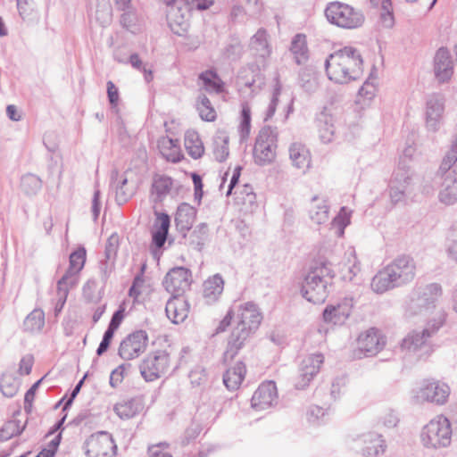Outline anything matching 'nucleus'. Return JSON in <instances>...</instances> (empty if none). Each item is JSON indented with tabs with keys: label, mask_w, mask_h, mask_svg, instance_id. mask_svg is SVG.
I'll return each instance as SVG.
<instances>
[{
	"label": "nucleus",
	"mask_w": 457,
	"mask_h": 457,
	"mask_svg": "<svg viewBox=\"0 0 457 457\" xmlns=\"http://www.w3.org/2000/svg\"><path fill=\"white\" fill-rule=\"evenodd\" d=\"M111 187L115 192V201L119 205L127 203L137 189V181L133 179V172L126 170L120 173L113 170L111 174Z\"/></svg>",
	"instance_id": "dca6fc26"
},
{
	"label": "nucleus",
	"mask_w": 457,
	"mask_h": 457,
	"mask_svg": "<svg viewBox=\"0 0 457 457\" xmlns=\"http://www.w3.org/2000/svg\"><path fill=\"white\" fill-rule=\"evenodd\" d=\"M414 151L412 146H408L403 150V156L392 175L389 182V196L393 204L403 201L406 191L413 183L414 173L405 158H411Z\"/></svg>",
	"instance_id": "9d476101"
},
{
	"label": "nucleus",
	"mask_w": 457,
	"mask_h": 457,
	"mask_svg": "<svg viewBox=\"0 0 457 457\" xmlns=\"http://www.w3.org/2000/svg\"><path fill=\"white\" fill-rule=\"evenodd\" d=\"M348 378L345 375L336 377L331 384L330 395L334 400L339 399L345 392Z\"/></svg>",
	"instance_id": "5fc2aeb1"
},
{
	"label": "nucleus",
	"mask_w": 457,
	"mask_h": 457,
	"mask_svg": "<svg viewBox=\"0 0 457 457\" xmlns=\"http://www.w3.org/2000/svg\"><path fill=\"white\" fill-rule=\"evenodd\" d=\"M360 272L361 262L357 258L356 253L352 251L348 253L347 259L341 268V278L345 281L352 282Z\"/></svg>",
	"instance_id": "ea45409f"
},
{
	"label": "nucleus",
	"mask_w": 457,
	"mask_h": 457,
	"mask_svg": "<svg viewBox=\"0 0 457 457\" xmlns=\"http://www.w3.org/2000/svg\"><path fill=\"white\" fill-rule=\"evenodd\" d=\"M395 287H398L395 285L394 279L386 267L378 270L370 281V289L378 295L384 294Z\"/></svg>",
	"instance_id": "2f4dec72"
},
{
	"label": "nucleus",
	"mask_w": 457,
	"mask_h": 457,
	"mask_svg": "<svg viewBox=\"0 0 457 457\" xmlns=\"http://www.w3.org/2000/svg\"><path fill=\"white\" fill-rule=\"evenodd\" d=\"M329 409H324L318 405H312L307 411L308 420L312 423H318L323 421L325 417L328 414Z\"/></svg>",
	"instance_id": "bf43d9fd"
},
{
	"label": "nucleus",
	"mask_w": 457,
	"mask_h": 457,
	"mask_svg": "<svg viewBox=\"0 0 457 457\" xmlns=\"http://www.w3.org/2000/svg\"><path fill=\"white\" fill-rule=\"evenodd\" d=\"M20 387L19 380L12 374L5 373L0 381V390L8 398L13 397Z\"/></svg>",
	"instance_id": "8fccbe9b"
},
{
	"label": "nucleus",
	"mask_w": 457,
	"mask_h": 457,
	"mask_svg": "<svg viewBox=\"0 0 457 457\" xmlns=\"http://www.w3.org/2000/svg\"><path fill=\"white\" fill-rule=\"evenodd\" d=\"M237 202L242 205V210L245 212H253L257 208L256 195L253 187L245 185L237 196Z\"/></svg>",
	"instance_id": "c03bdc74"
},
{
	"label": "nucleus",
	"mask_w": 457,
	"mask_h": 457,
	"mask_svg": "<svg viewBox=\"0 0 457 457\" xmlns=\"http://www.w3.org/2000/svg\"><path fill=\"white\" fill-rule=\"evenodd\" d=\"M452 426L444 415H436L424 425L420 433V441L428 450H440L451 445Z\"/></svg>",
	"instance_id": "39448f33"
},
{
	"label": "nucleus",
	"mask_w": 457,
	"mask_h": 457,
	"mask_svg": "<svg viewBox=\"0 0 457 457\" xmlns=\"http://www.w3.org/2000/svg\"><path fill=\"white\" fill-rule=\"evenodd\" d=\"M83 449L87 457H113L116 453L112 436L105 431L91 435L85 441Z\"/></svg>",
	"instance_id": "2eb2a0df"
},
{
	"label": "nucleus",
	"mask_w": 457,
	"mask_h": 457,
	"mask_svg": "<svg viewBox=\"0 0 457 457\" xmlns=\"http://www.w3.org/2000/svg\"><path fill=\"white\" fill-rule=\"evenodd\" d=\"M45 326V312L41 309H34L25 318L24 330L29 333H39Z\"/></svg>",
	"instance_id": "79ce46f5"
},
{
	"label": "nucleus",
	"mask_w": 457,
	"mask_h": 457,
	"mask_svg": "<svg viewBox=\"0 0 457 457\" xmlns=\"http://www.w3.org/2000/svg\"><path fill=\"white\" fill-rule=\"evenodd\" d=\"M278 403V391L273 381L262 383L253 393L251 405L256 411L267 410Z\"/></svg>",
	"instance_id": "393cba45"
},
{
	"label": "nucleus",
	"mask_w": 457,
	"mask_h": 457,
	"mask_svg": "<svg viewBox=\"0 0 457 457\" xmlns=\"http://www.w3.org/2000/svg\"><path fill=\"white\" fill-rule=\"evenodd\" d=\"M196 210L188 204H181L177 210L175 222L181 230H189L195 222Z\"/></svg>",
	"instance_id": "f704fd0d"
},
{
	"label": "nucleus",
	"mask_w": 457,
	"mask_h": 457,
	"mask_svg": "<svg viewBox=\"0 0 457 457\" xmlns=\"http://www.w3.org/2000/svg\"><path fill=\"white\" fill-rule=\"evenodd\" d=\"M224 280L219 274L210 277L204 283V296L208 303L215 302L223 292Z\"/></svg>",
	"instance_id": "e433bc0d"
},
{
	"label": "nucleus",
	"mask_w": 457,
	"mask_h": 457,
	"mask_svg": "<svg viewBox=\"0 0 457 457\" xmlns=\"http://www.w3.org/2000/svg\"><path fill=\"white\" fill-rule=\"evenodd\" d=\"M42 187V180L35 174L28 173L21 179V188L27 195H37Z\"/></svg>",
	"instance_id": "49530a36"
},
{
	"label": "nucleus",
	"mask_w": 457,
	"mask_h": 457,
	"mask_svg": "<svg viewBox=\"0 0 457 457\" xmlns=\"http://www.w3.org/2000/svg\"><path fill=\"white\" fill-rule=\"evenodd\" d=\"M185 147L187 154L194 159L200 158L204 152V144L195 130L189 129L185 133Z\"/></svg>",
	"instance_id": "58836bf2"
},
{
	"label": "nucleus",
	"mask_w": 457,
	"mask_h": 457,
	"mask_svg": "<svg viewBox=\"0 0 457 457\" xmlns=\"http://www.w3.org/2000/svg\"><path fill=\"white\" fill-rule=\"evenodd\" d=\"M86 262V250L79 247L71 253L68 270L80 274Z\"/></svg>",
	"instance_id": "864d4df0"
},
{
	"label": "nucleus",
	"mask_w": 457,
	"mask_h": 457,
	"mask_svg": "<svg viewBox=\"0 0 457 457\" xmlns=\"http://www.w3.org/2000/svg\"><path fill=\"white\" fill-rule=\"evenodd\" d=\"M390 272L395 285L404 286L411 282L416 276V263L409 255H400L386 266Z\"/></svg>",
	"instance_id": "a211bd4d"
},
{
	"label": "nucleus",
	"mask_w": 457,
	"mask_h": 457,
	"mask_svg": "<svg viewBox=\"0 0 457 457\" xmlns=\"http://www.w3.org/2000/svg\"><path fill=\"white\" fill-rule=\"evenodd\" d=\"M245 364L242 361L237 362L235 366L228 369L223 375L225 386L230 391L238 389L245 378Z\"/></svg>",
	"instance_id": "7c9ffc66"
},
{
	"label": "nucleus",
	"mask_w": 457,
	"mask_h": 457,
	"mask_svg": "<svg viewBox=\"0 0 457 457\" xmlns=\"http://www.w3.org/2000/svg\"><path fill=\"white\" fill-rule=\"evenodd\" d=\"M148 337L145 331L137 330L129 334L120 345L119 355L124 360H133L145 352Z\"/></svg>",
	"instance_id": "4be33fe9"
},
{
	"label": "nucleus",
	"mask_w": 457,
	"mask_h": 457,
	"mask_svg": "<svg viewBox=\"0 0 457 457\" xmlns=\"http://www.w3.org/2000/svg\"><path fill=\"white\" fill-rule=\"evenodd\" d=\"M353 210L343 206L339 210L337 216L331 221V228L335 230V234L341 237L345 234V228L351 223Z\"/></svg>",
	"instance_id": "37998d69"
},
{
	"label": "nucleus",
	"mask_w": 457,
	"mask_h": 457,
	"mask_svg": "<svg viewBox=\"0 0 457 457\" xmlns=\"http://www.w3.org/2000/svg\"><path fill=\"white\" fill-rule=\"evenodd\" d=\"M316 126L320 140L324 144L331 143L335 138V125L333 117L323 111L316 118Z\"/></svg>",
	"instance_id": "c756f323"
},
{
	"label": "nucleus",
	"mask_w": 457,
	"mask_h": 457,
	"mask_svg": "<svg viewBox=\"0 0 457 457\" xmlns=\"http://www.w3.org/2000/svg\"><path fill=\"white\" fill-rule=\"evenodd\" d=\"M196 110L200 118L205 121H213L217 117V112L209 98L204 95H199L196 101Z\"/></svg>",
	"instance_id": "a18cd8bd"
},
{
	"label": "nucleus",
	"mask_w": 457,
	"mask_h": 457,
	"mask_svg": "<svg viewBox=\"0 0 457 457\" xmlns=\"http://www.w3.org/2000/svg\"><path fill=\"white\" fill-rule=\"evenodd\" d=\"M444 314L440 313L436 319L430 320L422 330L410 332L402 341L401 347L410 353H417L426 346L428 339L434 335L444 324Z\"/></svg>",
	"instance_id": "f8f14e48"
},
{
	"label": "nucleus",
	"mask_w": 457,
	"mask_h": 457,
	"mask_svg": "<svg viewBox=\"0 0 457 457\" xmlns=\"http://www.w3.org/2000/svg\"><path fill=\"white\" fill-rule=\"evenodd\" d=\"M40 384V380L36 382L25 394L24 396V410L26 412L29 413L32 410V403L35 398L36 390Z\"/></svg>",
	"instance_id": "69168bd1"
},
{
	"label": "nucleus",
	"mask_w": 457,
	"mask_h": 457,
	"mask_svg": "<svg viewBox=\"0 0 457 457\" xmlns=\"http://www.w3.org/2000/svg\"><path fill=\"white\" fill-rule=\"evenodd\" d=\"M385 345V337L378 329L370 328L359 335L353 357L361 359L376 355L383 350Z\"/></svg>",
	"instance_id": "4468645a"
},
{
	"label": "nucleus",
	"mask_w": 457,
	"mask_h": 457,
	"mask_svg": "<svg viewBox=\"0 0 457 457\" xmlns=\"http://www.w3.org/2000/svg\"><path fill=\"white\" fill-rule=\"evenodd\" d=\"M434 72L439 82L448 81L453 73V65L450 52L444 47L439 48L434 58Z\"/></svg>",
	"instance_id": "a878e982"
},
{
	"label": "nucleus",
	"mask_w": 457,
	"mask_h": 457,
	"mask_svg": "<svg viewBox=\"0 0 457 457\" xmlns=\"http://www.w3.org/2000/svg\"><path fill=\"white\" fill-rule=\"evenodd\" d=\"M202 87L209 93H220L223 89V82L212 70L205 71L199 75Z\"/></svg>",
	"instance_id": "a19ab883"
},
{
	"label": "nucleus",
	"mask_w": 457,
	"mask_h": 457,
	"mask_svg": "<svg viewBox=\"0 0 457 457\" xmlns=\"http://www.w3.org/2000/svg\"><path fill=\"white\" fill-rule=\"evenodd\" d=\"M114 335V330L111 328H107L106 331L104 334L103 339L96 350L97 355H102L104 353H105L110 345L111 340L112 339Z\"/></svg>",
	"instance_id": "338daca9"
},
{
	"label": "nucleus",
	"mask_w": 457,
	"mask_h": 457,
	"mask_svg": "<svg viewBox=\"0 0 457 457\" xmlns=\"http://www.w3.org/2000/svg\"><path fill=\"white\" fill-rule=\"evenodd\" d=\"M143 409L140 400L127 399L121 400L113 406L114 412L121 420H129L137 415Z\"/></svg>",
	"instance_id": "473e14b6"
},
{
	"label": "nucleus",
	"mask_w": 457,
	"mask_h": 457,
	"mask_svg": "<svg viewBox=\"0 0 457 457\" xmlns=\"http://www.w3.org/2000/svg\"><path fill=\"white\" fill-rule=\"evenodd\" d=\"M333 276L329 267L324 263L312 266L304 276L301 293L304 299L312 303H322L328 295V287Z\"/></svg>",
	"instance_id": "7ed1b4c3"
},
{
	"label": "nucleus",
	"mask_w": 457,
	"mask_h": 457,
	"mask_svg": "<svg viewBox=\"0 0 457 457\" xmlns=\"http://www.w3.org/2000/svg\"><path fill=\"white\" fill-rule=\"evenodd\" d=\"M362 58L360 52L345 46L330 54L325 62L328 79L336 84H347L362 75Z\"/></svg>",
	"instance_id": "f03ea898"
},
{
	"label": "nucleus",
	"mask_w": 457,
	"mask_h": 457,
	"mask_svg": "<svg viewBox=\"0 0 457 457\" xmlns=\"http://www.w3.org/2000/svg\"><path fill=\"white\" fill-rule=\"evenodd\" d=\"M289 159L292 165L305 173L311 167L312 155L305 145L300 142H294L288 148Z\"/></svg>",
	"instance_id": "bb28decb"
},
{
	"label": "nucleus",
	"mask_w": 457,
	"mask_h": 457,
	"mask_svg": "<svg viewBox=\"0 0 457 457\" xmlns=\"http://www.w3.org/2000/svg\"><path fill=\"white\" fill-rule=\"evenodd\" d=\"M457 134L453 137L450 150L446 153L440 165L443 181L440 186L438 199L446 205L457 203Z\"/></svg>",
	"instance_id": "20e7f679"
},
{
	"label": "nucleus",
	"mask_w": 457,
	"mask_h": 457,
	"mask_svg": "<svg viewBox=\"0 0 457 457\" xmlns=\"http://www.w3.org/2000/svg\"><path fill=\"white\" fill-rule=\"evenodd\" d=\"M375 94L376 87L372 83L366 81L359 90L355 104L360 105L361 108H364L370 104Z\"/></svg>",
	"instance_id": "3c124183"
},
{
	"label": "nucleus",
	"mask_w": 457,
	"mask_h": 457,
	"mask_svg": "<svg viewBox=\"0 0 457 457\" xmlns=\"http://www.w3.org/2000/svg\"><path fill=\"white\" fill-rule=\"evenodd\" d=\"M278 132L271 127H264L256 137L253 147V160L259 166L270 164L276 158Z\"/></svg>",
	"instance_id": "9b49d317"
},
{
	"label": "nucleus",
	"mask_w": 457,
	"mask_h": 457,
	"mask_svg": "<svg viewBox=\"0 0 457 457\" xmlns=\"http://www.w3.org/2000/svg\"><path fill=\"white\" fill-rule=\"evenodd\" d=\"M235 320L236 326L229 337L227 349L224 353V361H232L243 347L249 337L255 333L262 320V313L257 304L253 302L234 305L220 321L218 328L223 331Z\"/></svg>",
	"instance_id": "f257e3e1"
},
{
	"label": "nucleus",
	"mask_w": 457,
	"mask_h": 457,
	"mask_svg": "<svg viewBox=\"0 0 457 457\" xmlns=\"http://www.w3.org/2000/svg\"><path fill=\"white\" fill-rule=\"evenodd\" d=\"M379 420L386 428H395L399 422V417L395 410L387 408L381 413Z\"/></svg>",
	"instance_id": "052dcab7"
},
{
	"label": "nucleus",
	"mask_w": 457,
	"mask_h": 457,
	"mask_svg": "<svg viewBox=\"0 0 457 457\" xmlns=\"http://www.w3.org/2000/svg\"><path fill=\"white\" fill-rule=\"evenodd\" d=\"M325 16L329 23L345 29L361 28L365 21L361 10L339 1L327 4Z\"/></svg>",
	"instance_id": "6e6552de"
},
{
	"label": "nucleus",
	"mask_w": 457,
	"mask_h": 457,
	"mask_svg": "<svg viewBox=\"0 0 457 457\" xmlns=\"http://www.w3.org/2000/svg\"><path fill=\"white\" fill-rule=\"evenodd\" d=\"M281 87L278 83L276 84L271 97L267 103L266 110L263 116V120L267 121L271 119L276 112L277 105L278 103V97L280 96Z\"/></svg>",
	"instance_id": "6e6d98bb"
},
{
	"label": "nucleus",
	"mask_w": 457,
	"mask_h": 457,
	"mask_svg": "<svg viewBox=\"0 0 457 457\" xmlns=\"http://www.w3.org/2000/svg\"><path fill=\"white\" fill-rule=\"evenodd\" d=\"M356 441L363 456L378 457L386 451L387 445L384 436L374 431L360 435Z\"/></svg>",
	"instance_id": "b1692460"
},
{
	"label": "nucleus",
	"mask_w": 457,
	"mask_h": 457,
	"mask_svg": "<svg viewBox=\"0 0 457 457\" xmlns=\"http://www.w3.org/2000/svg\"><path fill=\"white\" fill-rule=\"evenodd\" d=\"M301 86L308 92L314 91L317 88V79L310 73L303 72L300 79Z\"/></svg>",
	"instance_id": "0e129e2a"
},
{
	"label": "nucleus",
	"mask_w": 457,
	"mask_h": 457,
	"mask_svg": "<svg viewBox=\"0 0 457 457\" xmlns=\"http://www.w3.org/2000/svg\"><path fill=\"white\" fill-rule=\"evenodd\" d=\"M290 53L298 65L306 63L309 59V50L305 35L296 34L292 38Z\"/></svg>",
	"instance_id": "72a5a7b5"
},
{
	"label": "nucleus",
	"mask_w": 457,
	"mask_h": 457,
	"mask_svg": "<svg viewBox=\"0 0 457 457\" xmlns=\"http://www.w3.org/2000/svg\"><path fill=\"white\" fill-rule=\"evenodd\" d=\"M170 365V354L165 350L149 353L140 365V372L146 381H154L165 375Z\"/></svg>",
	"instance_id": "ddd939ff"
},
{
	"label": "nucleus",
	"mask_w": 457,
	"mask_h": 457,
	"mask_svg": "<svg viewBox=\"0 0 457 457\" xmlns=\"http://www.w3.org/2000/svg\"><path fill=\"white\" fill-rule=\"evenodd\" d=\"M206 371L201 366H196L189 373V378L193 385L200 386L206 380Z\"/></svg>",
	"instance_id": "680f3d73"
},
{
	"label": "nucleus",
	"mask_w": 457,
	"mask_h": 457,
	"mask_svg": "<svg viewBox=\"0 0 457 457\" xmlns=\"http://www.w3.org/2000/svg\"><path fill=\"white\" fill-rule=\"evenodd\" d=\"M451 395L450 386L442 380L426 378L419 382L411 392V401L416 404L429 403L443 406Z\"/></svg>",
	"instance_id": "423d86ee"
},
{
	"label": "nucleus",
	"mask_w": 457,
	"mask_h": 457,
	"mask_svg": "<svg viewBox=\"0 0 457 457\" xmlns=\"http://www.w3.org/2000/svg\"><path fill=\"white\" fill-rule=\"evenodd\" d=\"M124 370L125 365H120L115 370H113L110 375V385L112 387H116L120 385L124 378Z\"/></svg>",
	"instance_id": "774afa93"
},
{
	"label": "nucleus",
	"mask_w": 457,
	"mask_h": 457,
	"mask_svg": "<svg viewBox=\"0 0 457 457\" xmlns=\"http://www.w3.org/2000/svg\"><path fill=\"white\" fill-rule=\"evenodd\" d=\"M355 303L353 296H345L337 303L328 304L322 313L324 322L334 326L344 325L350 318Z\"/></svg>",
	"instance_id": "f3484780"
},
{
	"label": "nucleus",
	"mask_w": 457,
	"mask_h": 457,
	"mask_svg": "<svg viewBox=\"0 0 457 457\" xmlns=\"http://www.w3.org/2000/svg\"><path fill=\"white\" fill-rule=\"evenodd\" d=\"M170 6L167 19L171 30L180 35L186 31L188 12L190 10H206L212 5L213 0H166Z\"/></svg>",
	"instance_id": "1a4fd4ad"
},
{
	"label": "nucleus",
	"mask_w": 457,
	"mask_h": 457,
	"mask_svg": "<svg viewBox=\"0 0 457 457\" xmlns=\"http://www.w3.org/2000/svg\"><path fill=\"white\" fill-rule=\"evenodd\" d=\"M172 180L166 176H160L154 179L152 192L156 195L158 200H162L170 190Z\"/></svg>",
	"instance_id": "603ef678"
},
{
	"label": "nucleus",
	"mask_w": 457,
	"mask_h": 457,
	"mask_svg": "<svg viewBox=\"0 0 457 457\" xmlns=\"http://www.w3.org/2000/svg\"><path fill=\"white\" fill-rule=\"evenodd\" d=\"M168 319L174 324L182 323L188 316L189 305L181 296L170 297L165 307Z\"/></svg>",
	"instance_id": "cd10ccee"
},
{
	"label": "nucleus",
	"mask_w": 457,
	"mask_h": 457,
	"mask_svg": "<svg viewBox=\"0 0 457 457\" xmlns=\"http://www.w3.org/2000/svg\"><path fill=\"white\" fill-rule=\"evenodd\" d=\"M162 155L170 162H179L182 154L180 145L178 139L162 138L158 144Z\"/></svg>",
	"instance_id": "4c0bfd02"
},
{
	"label": "nucleus",
	"mask_w": 457,
	"mask_h": 457,
	"mask_svg": "<svg viewBox=\"0 0 457 457\" xmlns=\"http://www.w3.org/2000/svg\"><path fill=\"white\" fill-rule=\"evenodd\" d=\"M308 214L313 223L317 225L326 223L329 218L328 201L324 197H312L309 204Z\"/></svg>",
	"instance_id": "c85d7f7f"
},
{
	"label": "nucleus",
	"mask_w": 457,
	"mask_h": 457,
	"mask_svg": "<svg viewBox=\"0 0 457 457\" xmlns=\"http://www.w3.org/2000/svg\"><path fill=\"white\" fill-rule=\"evenodd\" d=\"M80 274L67 270L65 274L59 279L57 283V295L62 301V306L64 305L69 291L75 287L79 281Z\"/></svg>",
	"instance_id": "c9c22d12"
},
{
	"label": "nucleus",
	"mask_w": 457,
	"mask_h": 457,
	"mask_svg": "<svg viewBox=\"0 0 457 457\" xmlns=\"http://www.w3.org/2000/svg\"><path fill=\"white\" fill-rule=\"evenodd\" d=\"M61 441V435L59 434L51 440L47 448L43 449L37 453L36 457H54Z\"/></svg>",
	"instance_id": "e2e57ef3"
},
{
	"label": "nucleus",
	"mask_w": 457,
	"mask_h": 457,
	"mask_svg": "<svg viewBox=\"0 0 457 457\" xmlns=\"http://www.w3.org/2000/svg\"><path fill=\"white\" fill-rule=\"evenodd\" d=\"M324 362V356L320 353H312L305 356L299 366V375L295 383L297 389H304L310 382L320 372V367Z\"/></svg>",
	"instance_id": "412c9836"
},
{
	"label": "nucleus",
	"mask_w": 457,
	"mask_h": 457,
	"mask_svg": "<svg viewBox=\"0 0 457 457\" xmlns=\"http://www.w3.org/2000/svg\"><path fill=\"white\" fill-rule=\"evenodd\" d=\"M120 23L132 33H137L140 29V27L137 24V16L130 10L123 12L120 18Z\"/></svg>",
	"instance_id": "4d7b16f0"
},
{
	"label": "nucleus",
	"mask_w": 457,
	"mask_h": 457,
	"mask_svg": "<svg viewBox=\"0 0 457 457\" xmlns=\"http://www.w3.org/2000/svg\"><path fill=\"white\" fill-rule=\"evenodd\" d=\"M445 99L440 95L428 97L425 108V128L428 132L439 131L444 121Z\"/></svg>",
	"instance_id": "6ab92c4d"
},
{
	"label": "nucleus",
	"mask_w": 457,
	"mask_h": 457,
	"mask_svg": "<svg viewBox=\"0 0 457 457\" xmlns=\"http://www.w3.org/2000/svg\"><path fill=\"white\" fill-rule=\"evenodd\" d=\"M443 295V287L439 283H429L418 287L406 306L410 316L431 314Z\"/></svg>",
	"instance_id": "0eeeda50"
},
{
	"label": "nucleus",
	"mask_w": 457,
	"mask_h": 457,
	"mask_svg": "<svg viewBox=\"0 0 457 457\" xmlns=\"http://www.w3.org/2000/svg\"><path fill=\"white\" fill-rule=\"evenodd\" d=\"M26 425L27 420L22 421L14 418L8 421L0 430V437L4 440H7L14 436L21 435L25 429Z\"/></svg>",
	"instance_id": "09e8293b"
},
{
	"label": "nucleus",
	"mask_w": 457,
	"mask_h": 457,
	"mask_svg": "<svg viewBox=\"0 0 457 457\" xmlns=\"http://www.w3.org/2000/svg\"><path fill=\"white\" fill-rule=\"evenodd\" d=\"M447 256L457 262V221L452 227V232L446 245Z\"/></svg>",
	"instance_id": "13d9d810"
},
{
	"label": "nucleus",
	"mask_w": 457,
	"mask_h": 457,
	"mask_svg": "<svg viewBox=\"0 0 457 457\" xmlns=\"http://www.w3.org/2000/svg\"><path fill=\"white\" fill-rule=\"evenodd\" d=\"M251 132V108L247 103L241 105V113L239 117L238 133L240 140L248 138Z\"/></svg>",
	"instance_id": "de8ad7c7"
},
{
	"label": "nucleus",
	"mask_w": 457,
	"mask_h": 457,
	"mask_svg": "<svg viewBox=\"0 0 457 457\" xmlns=\"http://www.w3.org/2000/svg\"><path fill=\"white\" fill-rule=\"evenodd\" d=\"M192 282L191 272L184 267L171 269L163 279L165 289L173 295L181 296Z\"/></svg>",
	"instance_id": "aec40b11"
},
{
	"label": "nucleus",
	"mask_w": 457,
	"mask_h": 457,
	"mask_svg": "<svg viewBox=\"0 0 457 457\" xmlns=\"http://www.w3.org/2000/svg\"><path fill=\"white\" fill-rule=\"evenodd\" d=\"M248 51L255 61L265 65L272 53L270 36L266 29H259L250 38Z\"/></svg>",
	"instance_id": "5701e85b"
}]
</instances>
